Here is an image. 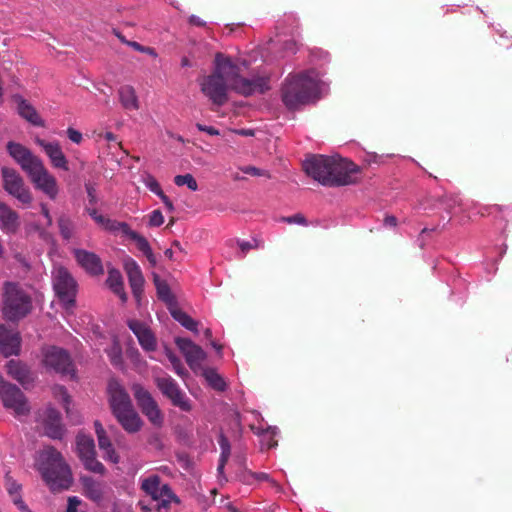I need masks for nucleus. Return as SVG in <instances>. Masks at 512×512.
Returning <instances> with one entry per match:
<instances>
[{"mask_svg":"<svg viewBox=\"0 0 512 512\" xmlns=\"http://www.w3.org/2000/svg\"><path fill=\"white\" fill-rule=\"evenodd\" d=\"M201 91L214 104L222 105L227 101L229 90L243 96L262 94L270 89V78L267 75L255 74L251 78L241 75L240 66L230 57L217 54L214 72L202 79Z\"/></svg>","mask_w":512,"mask_h":512,"instance_id":"nucleus-1","label":"nucleus"},{"mask_svg":"<svg viewBox=\"0 0 512 512\" xmlns=\"http://www.w3.org/2000/svg\"><path fill=\"white\" fill-rule=\"evenodd\" d=\"M328 84L316 69L289 73L281 87V99L288 109L313 103L327 91Z\"/></svg>","mask_w":512,"mask_h":512,"instance_id":"nucleus-2","label":"nucleus"},{"mask_svg":"<svg viewBox=\"0 0 512 512\" xmlns=\"http://www.w3.org/2000/svg\"><path fill=\"white\" fill-rule=\"evenodd\" d=\"M35 467L52 491L68 489L73 477L61 453L51 446L37 452Z\"/></svg>","mask_w":512,"mask_h":512,"instance_id":"nucleus-3","label":"nucleus"},{"mask_svg":"<svg viewBox=\"0 0 512 512\" xmlns=\"http://www.w3.org/2000/svg\"><path fill=\"white\" fill-rule=\"evenodd\" d=\"M141 489L150 497L148 503L145 500L139 502L143 512H169L171 504L179 502L169 485L162 483L158 475L142 478Z\"/></svg>","mask_w":512,"mask_h":512,"instance_id":"nucleus-4","label":"nucleus"},{"mask_svg":"<svg viewBox=\"0 0 512 512\" xmlns=\"http://www.w3.org/2000/svg\"><path fill=\"white\" fill-rule=\"evenodd\" d=\"M4 289V316L12 321L25 317L32 308L30 295L16 283H6Z\"/></svg>","mask_w":512,"mask_h":512,"instance_id":"nucleus-5","label":"nucleus"},{"mask_svg":"<svg viewBox=\"0 0 512 512\" xmlns=\"http://www.w3.org/2000/svg\"><path fill=\"white\" fill-rule=\"evenodd\" d=\"M0 397L3 406L12 411L15 417L21 418L29 414L31 408L24 393L2 376H0Z\"/></svg>","mask_w":512,"mask_h":512,"instance_id":"nucleus-6","label":"nucleus"},{"mask_svg":"<svg viewBox=\"0 0 512 512\" xmlns=\"http://www.w3.org/2000/svg\"><path fill=\"white\" fill-rule=\"evenodd\" d=\"M53 288L63 303L65 309L69 310L74 306L77 284L68 270L62 266L54 267L52 271Z\"/></svg>","mask_w":512,"mask_h":512,"instance_id":"nucleus-7","label":"nucleus"},{"mask_svg":"<svg viewBox=\"0 0 512 512\" xmlns=\"http://www.w3.org/2000/svg\"><path fill=\"white\" fill-rule=\"evenodd\" d=\"M2 177L5 191L17 199L22 205L29 206L33 197L21 175L12 168L4 167L2 169Z\"/></svg>","mask_w":512,"mask_h":512,"instance_id":"nucleus-8","label":"nucleus"},{"mask_svg":"<svg viewBox=\"0 0 512 512\" xmlns=\"http://www.w3.org/2000/svg\"><path fill=\"white\" fill-rule=\"evenodd\" d=\"M134 397L142 413L156 427H161L164 422V415L152 395L140 384L132 386Z\"/></svg>","mask_w":512,"mask_h":512,"instance_id":"nucleus-9","label":"nucleus"},{"mask_svg":"<svg viewBox=\"0 0 512 512\" xmlns=\"http://www.w3.org/2000/svg\"><path fill=\"white\" fill-rule=\"evenodd\" d=\"M27 175L37 190L41 191L51 200H55L57 198L60 191L57 179L45 167L43 161Z\"/></svg>","mask_w":512,"mask_h":512,"instance_id":"nucleus-10","label":"nucleus"},{"mask_svg":"<svg viewBox=\"0 0 512 512\" xmlns=\"http://www.w3.org/2000/svg\"><path fill=\"white\" fill-rule=\"evenodd\" d=\"M42 357V363L47 369L61 374H73V363L66 350L56 346H48L43 348Z\"/></svg>","mask_w":512,"mask_h":512,"instance_id":"nucleus-11","label":"nucleus"},{"mask_svg":"<svg viewBox=\"0 0 512 512\" xmlns=\"http://www.w3.org/2000/svg\"><path fill=\"white\" fill-rule=\"evenodd\" d=\"M156 385L162 394L167 397L171 403L188 412L192 409V405L185 392L179 387L177 382L169 375L159 376L156 378Z\"/></svg>","mask_w":512,"mask_h":512,"instance_id":"nucleus-12","label":"nucleus"},{"mask_svg":"<svg viewBox=\"0 0 512 512\" xmlns=\"http://www.w3.org/2000/svg\"><path fill=\"white\" fill-rule=\"evenodd\" d=\"M77 453L85 469L90 472L105 473L104 465L96 459L94 440L85 434H79L76 439Z\"/></svg>","mask_w":512,"mask_h":512,"instance_id":"nucleus-13","label":"nucleus"},{"mask_svg":"<svg viewBox=\"0 0 512 512\" xmlns=\"http://www.w3.org/2000/svg\"><path fill=\"white\" fill-rule=\"evenodd\" d=\"M329 186H346L355 182V174L358 173V166L353 162L333 156Z\"/></svg>","mask_w":512,"mask_h":512,"instance_id":"nucleus-14","label":"nucleus"},{"mask_svg":"<svg viewBox=\"0 0 512 512\" xmlns=\"http://www.w3.org/2000/svg\"><path fill=\"white\" fill-rule=\"evenodd\" d=\"M331 165H333V158L324 155H315L308 158L303 163V168L307 175L312 177L324 186H329Z\"/></svg>","mask_w":512,"mask_h":512,"instance_id":"nucleus-15","label":"nucleus"},{"mask_svg":"<svg viewBox=\"0 0 512 512\" xmlns=\"http://www.w3.org/2000/svg\"><path fill=\"white\" fill-rule=\"evenodd\" d=\"M6 148L9 155L26 174L42 162V160L38 156L34 155L30 149L20 143L9 141Z\"/></svg>","mask_w":512,"mask_h":512,"instance_id":"nucleus-16","label":"nucleus"},{"mask_svg":"<svg viewBox=\"0 0 512 512\" xmlns=\"http://www.w3.org/2000/svg\"><path fill=\"white\" fill-rule=\"evenodd\" d=\"M35 143L44 151L52 167L64 171L69 170L68 159L57 140L47 141L36 137Z\"/></svg>","mask_w":512,"mask_h":512,"instance_id":"nucleus-17","label":"nucleus"},{"mask_svg":"<svg viewBox=\"0 0 512 512\" xmlns=\"http://www.w3.org/2000/svg\"><path fill=\"white\" fill-rule=\"evenodd\" d=\"M176 344L184 355L189 367L194 371L200 369L206 359L205 351L190 339L178 338L176 339Z\"/></svg>","mask_w":512,"mask_h":512,"instance_id":"nucleus-18","label":"nucleus"},{"mask_svg":"<svg viewBox=\"0 0 512 512\" xmlns=\"http://www.w3.org/2000/svg\"><path fill=\"white\" fill-rule=\"evenodd\" d=\"M80 482L83 487V494L86 498L97 505L104 503L110 490L104 481L96 480L90 476H82Z\"/></svg>","mask_w":512,"mask_h":512,"instance_id":"nucleus-19","label":"nucleus"},{"mask_svg":"<svg viewBox=\"0 0 512 512\" xmlns=\"http://www.w3.org/2000/svg\"><path fill=\"white\" fill-rule=\"evenodd\" d=\"M107 392L113 414L133 406L129 394L117 380L111 379L109 381Z\"/></svg>","mask_w":512,"mask_h":512,"instance_id":"nucleus-20","label":"nucleus"},{"mask_svg":"<svg viewBox=\"0 0 512 512\" xmlns=\"http://www.w3.org/2000/svg\"><path fill=\"white\" fill-rule=\"evenodd\" d=\"M39 420L43 424L47 436L52 439H60L63 436L64 429L61 424V416L54 408H45L39 414Z\"/></svg>","mask_w":512,"mask_h":512,"instance_id":"nucleus-21","label":"nucleus"},{"mask_svg":"<svg viewBox=\"0 0 512 512\" xmlns=\"http://www.w3.org/2000/svg\"><path fill=\"white\" fill-rule=\"evenodd\" d=\"M127 324L145 351L150 352L156 349V338L146 323L131 319Z\"/></svg>","mask_w":512,"mask_h":512,"instance_id":"nucleus-22","label":"nucleus"},{"mask_svg":"<svg viewBox=\"0 0 512 512\" xmlns=\"http://www.w3.org/2000/svg\"><path fill=\"white\" fill-rule=\"evenodd\" d=\"M21 347V337L15 330L0 325V353L4 357L18 355Z\"/></svg>","mask_w":512,"mask_h":512,"instance_id":"nucleus-23","label":"nucleus"},{"mask_svg":"<svg viewBox=\"0 0 512 512\" xmlns=\"http://www.w3.org/2000/svg\"><path fill=\"white\" fill-rule=\"evenodd\" d=\"M78 264L91 275L103 274V265L101 259L93 252L84 249H76L74 251Z\"/></svg>","mask_w":512,"mask_h":512,"instance_id":"nucleus-24","label":"nucleus"},{"mask_svg":"<svg viewBox=\"0 0 512 512\" xmlns=\"http://www.w3.org/2000/svg\"><path fill=\"white\" fill-rule=\"evenodd\" d=\"M6 368L8 375L23 387H27L34 382L35 374L25 363L19 360H10L7 362Z\"/></svg>","mask_w":512,"mask_h":512,"instance_id":"nucleus-25","label":"nucleus"},{"mask_svg":"<svg viewBox=\"0 0 512 512\" xmlns=\"http://www.w3.org/2000/svg\"><path fill=\"white\" fill-rule=\"evenodd\" d=\"M113 415L122 428L128 433H136L143 426V421L133 406L121 410Z\"/></svg>","mask_w":512,"mask_h":512,"instance_id":"nucleus-26","label":"nucleus"},{"mask_svg":"<svg viewBox=\"0 0 512 512\" xmlns=\"http://www.w3.org/2000/svg\"><path fill=\"white\" fill-rule=\"evenodd\" d=\"M124 269L127 273L132 292L135 297H138L142 291L144 284L142 271L137 262L130 257L124 260Z\"/></svg>","mask_w":512,"mask_h":512,"instance_id":"nucleus-27","label":"nucleus"},{"mask_svg":"<svg viewBox=\"0 0 512 512\" xmlns=\"http://www.w3.org/2000/svg\"><path fill=\"white\" fill-rule=\"evenodd\" d=\"M19 226L18 214L8 205L0 203V229L6 234H14Z\"/></svg>","mask_w":512,"mask_h":512,"instance_id":"nucleus-28","label":"nucleus"},{"mask_svg":"<svg viewBox=\"0 0 512 512\" xmlns=\"http://www.w3.org/2000/svg\"><path fill=\"white\" fill-rule=\"evenodd\" d=\"M95 430L98 439V445L100 450L104 453V458L112 463L119 462V456L116 453L111 441L106 435V432L101 423L95 422Z\"/></svg>","mask_w":512,"mask_h":512,"instance_id":"nucleus-29","label":"nucleus"},{"mask_svg":"<svg viewBox=\"0 0 512 512\" xmlns=\"http://www.w3.org/2000/svg\"><path fill=\"white\" fill-rule=\"evenodd\" d=\"M18 113L30 124L37 127H44V120L40 117L36 109L24 99L18 101Z\"/></svg>","mask_w":512,"mask_h":512,"instance_id":"nucleus-30","label":"nucleus"},{"mask_svg":"<svg viewBox=\"0 0 512 512\" xmlns=\"http://www.w3.org/2000/svg\"><path fill=\"white\" fill-rule=\"evenodd\" d=\"M119 101L126 110H137L139 100L135 89L130 85H123L118 90Z\"/></svg>","mask_w":512,"mask_h":512,"instance_id":"nucleus-31","label":"nucleus"},{"mask_svg":"<svg viewBox=\"0 0 512 512\" xmlns=\"http://www.w3.org/2000/svg\"><path fill=\"white\" fill-rule=\"evenodd\" d=\"M109 288L124 302L127 299L124 292L123 278L119 270L111 268L108 270V277L106 280Z\"/></svg>","mask_w":512,"mask_h":512,"instance_id":"nucleus-32","label":"nucleus"},{"mask_svg":"<svg viewBox=\"0 0 512 512\" xmlns=\"http://www.w3.org/2000/svg\"><path fill=\"white\" fill-rule=\"evenodd\" d=\"M127 237H129L132 241L135 242L137 249L146 256L147 260L152 264H156V257L152 252L149 242L145 237L133 231L132 229L128 233Z\"/></svg>","mask_w":512,"mask_h":512,"instance_id":"nucleus-33","label":"nucleus"},{"mask_svg":"<svg viewBox=\"0 0 512 512\" xmlns=\"http://www.w3.org/2000/svg\"><path fill=\"white\" fill-rule=\"evenodd\" d=\"M257 434L261 437V445L263 448L270 449L277 445V441L274 440V437L278 433L277 427H267V428H257Z\"/></svg>","mask_w":512,"mask_h":512,"instance_id":"nucleus-34","label":"nucleus"},{"mask_svg":"<svg viewBox=\"0 0 512 512\" xmlns=\"http://www.w3.org/2000/svg\"><path fill=\"white\" fill-rule=\"evenodd\" d=\"M173 318L178 321L183 327L190 330L191 332L198 333V323L187 315L185 312L179 309H171Z\"/></svg>","mask_w":512,"mask_h":512,"instance_id":"nucleus-35","label":"nucleus"},{"mask_svg":"<svg viewBox=\"0 0 512 512\" xmlns=\"http://www.w3.org/2000/svg\"><path fill=\"white\" fill-rule=\"evenodd\" d=\"M203 375L208 384L215 390L224 391L226 383L224 379L213 369H205Z\"/></svg>","mask_w":512,"mask_h":512,"instance_id":"nucleus-36","label":"nucleus"},{"mask_svg":"<svg viewBox=\"0 0 512 512\" xmlns=\"http://www.w3.org/2000/svg\"><path fill=\"white\" fill-rule=\"evenodd\" d=\"M155 285H156V288H157L158 297L162 301L167 303L169 306L174 305L175 299H174V296L171 293V290H170L168 284H166L164 281H161L159 278L156 277L155 278Z\"/></svg>","mask_w":512,"mask_h":512,"instance_id":"nucleus-37","label":"nucleus"},{"mask_svg":"<svg viewBox=\"0 0 512 512\" xmlns=\"http://www.w3.org/2000/svg\"><path fill=\"white\" fill-rule=\"evenodd\" d=\"M106 352L111 363L115 367H120L122 365V349L116 339L113 340L111 347L106 349Z\"/></svg>","mask_w":512,"mask_h":512,"instance_id":"nucleus-38","label":"nucleus"},{"mask_svg":"<svg viewBox=\"0 0 512 512\" xmlns=\"http://www.w3.org/2000/svg\"><path fill=\"white\" fill-rule=\"evenodd\" d=\"M218 442H219V445L221 448V456H220V462L218 465V471H222L226 461L228 460V458L230 456V444H229L228 439L222 434L220 435Z\"/></svg>","mask_w":512,"mask_h":512,"instance_id":"nucleus-39","label":"nucleus"},{"mask_svg":"<svg viewBox=\"0 0 512 512\" xmlns=\"http://www.w3.org/2000/svg\"><path fill=\"white\" fill-rule=\"evenodd\" d=\"M174 183L179 187L187 186L191 191H196L198 189L197 181L189 173L175 176Z\"/></svg>","mask_w":512,"mask_h":512,"instance_id":"nucleus-40","label":"nucleus"},{"mask_svg":"<svg viewBox=\"0 0 512 512\" xmlns=\"http://www.w3.org/2000/svg\"><path fill=\"white\" fill-rule=\"evenodd\" d=\"M104 229L107 231H110V232H114V233L120 232L125 236H127L131 230V228L128 226V224H126L124 222H118L115 220H111V219H109L108 222H106V226Z\"/></svg>","mask_w":512,"mask_h":512,"instance_id":"nucleus-41","label":"nucleus"},{"mask_svg":"<svg viewBox=\"0 0 512 512\" xmlns=\"http://www.w3.org/2000/svg\"><path fill=\"white\" fill-rule=\"evenodd\" d=\"M142 181L144 185L158 197L162 195L163 191L154 176H152L151 174H145L142 177Z\"/></svg>","mask_w":512,"mask_h":512,"instance_id":"nucleus-42","label":"nucleus"},{"mask_svg":"<svg viewBox=\"0 0 512 512\" xmlns=\"http://www.w3.org/2000/svg\"><path fill=\"white\" fill-rule=\"evenodd\" d=\"M58 225L61 236L69 240L73 235V225L71 221L66 217H61L58 221Z\"/></svg>","mask_w":512,"mask_h":512,"instance_id":"nucleus-43","label":"nucleus"},{"mask_svg":"<svg viewBox=\"0 0 512 512\" xmlns=\"http://www.w3.org/2000/svg\"><path fill=\"white\" fill-rule=\"evenodd\" d=\"M54 395L56 398H58L62 404L64 405L66 412H69V403H70V396L68 395L66 389L63 386H56L54 388Z\"/></svg>","mask_w":512,"mask_h":512,"instance_id":"nucleus-44","label":"nucleus"},{"mask_svg":"<svg viewBox=\"0 0 512 512\" xmlns=\"http://www.w3.org/2000/svg\"><path fill=\"white\" fill-rule=\"evenodd\" d=\"M13 504L21 511V512H32V510L26 505L23 501L21 492H16L15 494H9Z\"/></svg>","mask_w":512,"mask_h":512,"instance_id":"nucleus-45","label":"nucleus"},{"mask_svg":"<svg viewBox=\"0 0 512 512\" xmlns=\"http://www.w3.org/2000/svg\"><path fill=\"white\" fill-rule=\"evenodd\" d=\"M5 488L8 494H15L16 492H21L22 485L19 484L16 480H14L10 476H6L5 478Z\"/></svg>","mask_w":512,"mask_h":512,"instance_id":"nucleus-46","label":"nucleus"},{"mask_svg":"<svg viewBox=\"0 0 512 512\" xmlns=\"http://www.w3.org/2000/svg\"><path fill=\"white\" fill-rule=\"evenodd\" d=\"M164 223V216L160 210H154L149 216V225L158 227Z\"/></svg>","mask_w":512,"mask_h":512,"instance_id":"nucleus-47","label":"nucleus"},{"mask_svg":"<svg viewBox=\"0 0 512 512\" xmlns=\"http://www.w3.org/2000/svg\"><path fill=\"white\" fill-rule=\"evenodd\" d=\"M86 192L88 195L89 204L95 205L97 203V189L94 184L86 183L85 184Z\"/></svg>","mask_w":512,"mask_h":512,"instance_id":"nucleus-48","label":"nucleus"},{"mask_svg":"<svg viewBox=\"0 0 512 512\" xmlns=\"http://www.w3.org/2000/svg\"><path fill=\"white\" fill-rule=\"evenodd\" d=\"M82 500L77 496H70L67 501L66 512H78V508L81 505Z\"/></svg>","mask_w":512,"mask_h":512,"instance_id":"nucleus-49","label":"nucleus"},{"mask_svg":"<svg viewBox=\"0 0 512 512\" xmlns=\"http://www.w3.org/2000/svg\"><path fill=\"white\" fill-rule=\"evenodd\" d=\"M66 133L69 140L75 144H80L83 140L82 133L72 127H69Z\"/></svg>","mask_w":512,"mask_h":512,"instance_id":"nucleus-50","label":"nucleus"},{"mask_svg":"<svg viewBox=\"0 0 512 512\" xmlns=\"http://www.w3.org/2000/svg\"><path fill=\"white\" fill-rule=\"evenodd\" d=\"M130 47H132L134 50L136 51H139V52H142V53H147L153 57H156L157 56V53L155 52V50L153 48H150V47H144L142 45H140L139 43L137 42H129L128 43Z\"/></svg>","mask_w":512,"mask_h":512,"instance_id":"nucleus-51","label":"nucleus"},{"mask_svg":"<svg viewBox=\"0 0 512 512\" xmlns=\"http://www.w3.org/2000/svg\"><path fill=\"white\" fill-rule=\"evenodd\" d=\"M238 246L241 249V251L245 254L247 251L253 248L259 247V243L257 240H253L252 242L249 241H238Z\"/></svg>","mask_w":512,"mask_h":512,"instance_id":"nucleus-52","label":"nucleus"},{"mask_svg":"<svg viewBox=\"0 0 512 512\" xmlns=\"http://www.w3.org/2000/svg\"><path fill=\"white\" fill-rule=\"evenodd\" d=\"M284 221L289 224L306 225V219L301 214H296L293 216L286 217V218H284Z\"/></svg>","mask_w":512,"mask_h":512,"instance_id":"nucleus-53","label":"nucleus"},{"mask_svg":"<svg viewBox=\"0 0 512 512\" xmlns=\"http://www.w3.org/2000/svg\"><path fill=\"white\" fill-rule=\"evenodd\" d=\"M242 171L245 173V174H249V175H252V176H264L266 175L265 171L259 169V168H256L254 166H246L244 168H242Z\"/></svg>","mask_w":512,"mask_h":512,"instance_id":"nucleus-54","label":"nucleus"},{"mask_svg":"<svg viewBox=\"0 0 512 512\" xmlns=\"http://www.w3.org/2000/svg\"><path fill=\"white\" fill-rule=\"evenodd\" d=\"M249 477H251L253 480L255 481H268V482H272L274 483L269 474L267 473H264V472H259V473H250L249 474Z\"/></svg>","mask_w":512,"mask_h":512,"instance_id":"nucleus-55","label":"nucleus"},{"mask_svg":"<svg viewBox=\"0 0 512 512\" xmlns=\"http://www.w3.org/2000/svg\"><path fill=\"white\" fill-rule=\"evenodd\" d=\"M196 127L199 131L206 132L209 135H219V131L212 126H206L198 123Z\"/></svg>","mask_w":512,"mask_h":512,"instance_id":"nucleus-56","label":"nucleus"},{"mask_svg":"<svg viewBox=\"0 0 512 512\" xmlns=\"http://www.w3.org/2000/svg\"><path fill=\"white\" fill-rule=\"evenodd\" d=\"M40 207H41V213L44 216V218L46 219V225L51 226L52 225V217L50 215L47 205L44 203H41Z\"/></svg>","mask_w":512,"mask_h":512,"instance_id":"nucleus-57","label":"nucleus"},{"mask_svg":"<svg viewBox=\"0 0 512 512\" xmlns=\"http://www.w3.org/2000/svg\"><path fill=\"white\" fill-rule=\"evenodd\" d=\"M166 356L169 362L171 363L172 368L175 366H179V363H181V360L169 349L166 350Z\"/></svg>","mask_w":512,"mask_h":512,"instance_id":"nucleus-58","label":"nucleus"},{"mask_svg":"<svg viewBox=\"0 0 512 512\" xmlns=\"http://www.w3.org/2000/svg\"><path fill=\"white\" fill-rule=\"evenodd\" d=\"M173 370L175 371V373L180 376L182 379H184L187 375H188V372L187 370L185 369L184 365L181 363H179V366H175L173 367Z\"/></svg>","mask_w":512,"mask_h":512,"instance_id":"nucleus-59","label":"nucleus"},{"mask_svg":"<svg viewBox=\"0 0 512 512\" xmlns=\"http://www.w3.org/2000/svg\"><path fill=\"white\" fill-rule=\"evenodd\" d=\"M189 23L191 25H195V26H205V21H203L201 18H199L198 16H195V15H191L189 17Z\"/></svg>","mask_w":512,"mask_h":512,"instance_id":"nucleus-60","label":"nucleus"},{"mask_svg":"<svg viewBox=\"0 0 512 512\" xmlns=\"http://www.w3.org/2000/svg\"><path fill=\"white\" fill-rule=\"evenodd\" d=\"M159 198L162 200L163 204L165 205V207L169 211H173L174 210L173 203L171 202V200L164 193H162V195H160Z\"/></svg>","mask_w":512,"mask_h":512,"instance_id":"nucleus-61","label":"nucleus"},{"mask_svg":"<svg viewBox=\"0 0 512 512\" xmlns=\"http://www.w3.org/2000/svg\"><path fill=\"white\" fill-rule=\"evenodd\" d=\"M397 225V219L396 217L392 215H388L384 219V226L386 227H395Z\"/></svg>","mask_w":512,"mask_h":512,"instance_id":"nucleus-62","label":"nucleus"},{"mask_svg":"<svg viewBox=\"0 0 512 512\" xmlns=\"http://www.w3.org/2000/svg\"><path fill=\"white\" fill-rule=\"evenodd\" d=\"M109 218H106L105 216L99 214V216L94 220L98 225L105 228L106 222H108Z\"/></svg>","mask_w":512,"mask_h":512,"instance_id":"nucleus-63","label":"nucleus"},{"mask_svg":"<svg viewBox=\"0 0 512 512\" xmlns=\"http://www.w3.org/2000/svg\"><path fill=\"white\" fill-rule=\"evenodd\" d=\"M86 211L93 220H96V218L99 216V213L95 208L87 207Z\"/></svg>","mask_w":512,"mask_h":512,"instance_id":"nucleus-64","label":"nucleus"}]
</instances>
